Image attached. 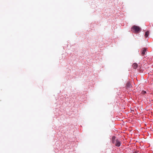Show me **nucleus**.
<instances>
[{"mask_svg":"<svg viewBox=\"0 0 153 153\" xmlns=\"http://www.w3.org/2000/svg\"><path fill=\"white\" fill-rule=\"evenodd\" d=\"M141 30V29L139 26H133L131 28V31L136 33H139Z\"/></svg>","mask_w":153,"mask_h":153,"instance_id":"f257e3e1","label":"nucleus"},{"mask_svg":"<svg viewBox=\"0 0 153 153\" xmlns=\"http://www.w3.org/2000/svg\"><path fill=\"white\" fill-rule=\"evenodd\" d=\"M126 87L127 89H129L131 87V85L130 83L129 82H128L126 84Z\"/></svg>","mask_w":153,"mask_h":153,"instance_id":"20e7f679","label":"nucleus"},{"mask_svg":"<svg viewBox=\"0 0 153 153\" xmlns=\"http://www.w3.org/2000/svg\"><path fill=\"white\" fill-rule=\"evenodd\" d=\"M115 138H116L114 136H113L112 137V143H115V142H116Z\"/></svg>","mask_w":153,"mask_h":153,"instance_id":"423d86ee","label":"nucleus"},{"mask_svg":"<svg viewBox=\"0 0 153 153\" xmlns=\"http://www.w3.org/2000/svg\"><path fill=\"white\" fill-rule=\"evenodd\" d=\"M146 51V48H144L142 49L141 51V54L142 56H143L145 55Z\"/></svg>","mask_w":153,"mask_h":153,"instance_id":"7ed1b4c3","label":"nucleus"},{"mask_svg":"<svg viewBox=\"0 0 153 153\" xmlns=\"http://www.w3.org/2000/svg\"><path fill=\"white\" fill-rule=\"evenodd\" d=\"M133 68L134 69H136L138 66V64L137 63H134L132 65Z\"/></svg>","mask_w":153,"mask_h":153,"instance_id":"39448f33","label":"nucleus"},{"mask_svg":"<svg viewBox=\"0 0 153 153\" xmlns=\"http://www.w3.org/2000/svg\"><path fill=\"white\" fill-rule=\"evenodd\" d=\"M114 143L115 145L117 147H119L121 145V143L117 139L116 140V142Z\"/></svg>","mask_w":153,"mask_h":153,"instance_id":"f03ea898","label":"nucleus"},{"mask_svg":"<svg viewBox=\"0 0 153 153\" xmlns=\"http://www.w3.org/2000/svg\"><path fill=\"white\" fill-rule=\"evenodd\" d=\"M142 93L143 94H145L146 93V92L145 91H143Z\"/></svg>","mask_w":153,"mask_h":153,"instance_id":"6e6552de","label":"nucleus"},{"mask_svg":"<svg viewBox=\"0 0 153 153\" xmlns=\"http://www.w3.org/2000/svg\"><path fill=\"white\" fill-rule=\"evenodd\" d=\"M149 35V31H147L145 33V34L144 35V36L145 37V38H147Z\"/></svg>","mask_w":153,"mask_h":153,"instance_id":"0eeeda50","label":"nucleus"}]
</instances>
